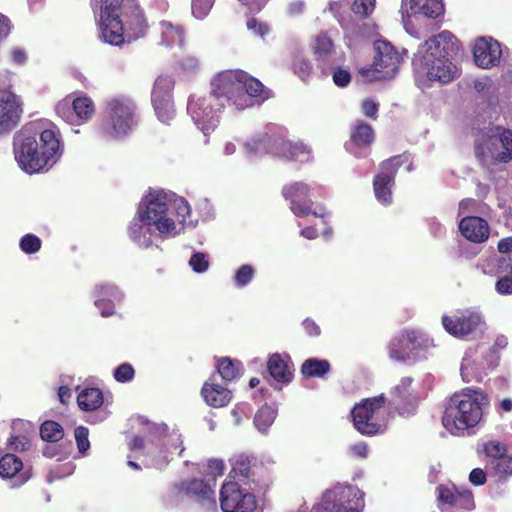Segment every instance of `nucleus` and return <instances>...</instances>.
Segmentation results:
<instances>
[{
	"mask_svg": "<svg viewBox=\"0 0 512 512\" xmlns=\"http://www.w3.org/2000/svg\"><path fill=\"white\" fill-rule=\"evenodd\" d=\"M179 493L192 497L197 501V509L201 512H216L214 491L203 480L193 479L177 486Z\"/></svg>",
	"mask_w": 512,
	"mask_h": 512,
	"instance_id": "obj_20",
	"label": "nucleus"
},
{
	"mask_svg": "<svg viewBox=\"0 0 512 512\" xmlns=\"http://www.w3.org/2000/svg\"><path fill=\"white\" fill-rule=\"evenodd\" d=\"M22 461L14 454L7 453L0 459V476L2 478H12L22 468Z\"/></svg>",
	"mask_w": 512,
	"mask_h": 512,
	"instance_id": "obj_42",
	"label": "nucleus"
},
{
	"mask_svg": "<svg viewBox=\"0 0 512 512\" xmlns=\"http://www.w3.org/2000/svg\"><path fill=\"white\" fill-rule=\"evenodd\" d=\"M125 30L127 42L143 37L148 29L143 11L136 4H133L129 11L125 10Z\"/></svg>",
	"mask_w": 512,
	"mask_h": 512,
	"instance_id": "obj_28",
	"label": "nucleus"
},
{
	"mask_svg": "<svg viewBox=\"0 0 512 512\" xmlns=\"http://www.w3.org/2000/svg\"><path fill=\"white\" fill-rule=\"evenodd\" d=\"M270 376L277 382L287 384L293 377V368L290 357L287 354H272L267 362Z\"/></svg>",
	"mask_w": 512,
	"mask_h": 512,
	"instance_id": "obj_29",
	"label": "nucleus"
},
{
	"mask_svg": "<svg viewBox=\"0 0 512 512\" xmlns=\"http://www.w3.org/2000/svg\"><path fill=\"white\" fill-rule=\"evenodd\" d=\"M20 248L26 254H32L41 248V240L33 234H26L20 240Z\"/></svg>",
	"mask_w": 512,
	"mask_h": 512,
	"instance_id": "obj_50",
	"label": "nucleus"
},
{
	"mask_svg": "<svg viewBox=\"0 0 512 512\" xmlns=\"http://www.w3.org/2000/svg\"><path fill=\"white\" fill-rule=\"evenodd\" d=\"M134 374H135V371H134L133 367L128 363H123V364L119 365L114 370V373H113L115 380L120 383H125V382L131 381L134 378Z\"/></svg>",
	"mask_w": 512,
	"mask_h": 512,
	"instance_id": "obj_55",
	"label": "nucleus"
},
{
	"mask_svg": "<svg viewBox=\"0 0 512 512\" xmlns=\"http://www.w3.org/2000/svg\"><path fill=\"white\" fill-rule=\"evenodd\" d=\"M223 512H261L255 496L235 481H227L220 491Z\"/></svg>",
	"mask_w": 512,
	"mask_h": 512,
	"instance_id": "obj_16",
	"label": "nucleus"
},
{
	"mask_svg": "<svg viewBox=\"0 0 512 512\" xmlns=\"http://www.w3.org/2000/svg\"><path fill=\"white\" fill-rule=\"evenodd\" d=\"M136 125V106L127 97H115L106 104L99 132L105 138L122 139Z\"/></svg>",
	"mask_w": 512,
	"mask_h": 512,
	"instance_id": "obj_6",
	"label": "nucleus"
},
{
	"mask_svg": "<svg viewBox=\"0 0 512 512\" xmlns=\"http://www.w3.org/2000/svg\"><path fill=\"white\" fill-rule=\"evenodd\" d=\"M217 370L225 381H233L240 377L242 365L238 361H232L230 358H222L217 363Z\"/></svg>",
	"mask_w": 512,
	"mask_h": 512,
	"instance_id": "obj_39",
	"label": "nucleus"
},
{
	"mask_svg": "<svg viewBox=\"0 0 512 512\" xmlns=\"http://www.w3.org/2000/svg\"><path fill=\"white\" fill-rule=\"evenodd\" d=\"M495 473L500 477L512 475V457L503 455L492 462Z\"/></svg>",
	"mask_w": 512,
	"mask_h": 512,
	"instance_id": "obj_49",
	"label": "nucleus"
},
{
	"mask_svg": "<svg viewBox=\"0 0 512 512\" xmlns=\"http://www.w3.org/2000/svg\"><path fill=\"white\" fill-rule=\"evenodd\" d=\"M129 448L133 452L151 456L157 467H162L168 463L166 452L159 449L153 441H145L142 437L136 436L129 442Z\"/></svg>",
	"mask_w": 512,
	"mask_h": 512,
	"instance_id": "obj_31",
	"label": "nucleus"
},
{
	"mask_svg": "<svg viewBox=\"0 0 512 512\" xmlns=\"http://www.w3.org/2000/svg\"><path fill=\"white\" fill-rule=\"evenodd\" d=\"M211 91L224 102V107L244 110L261 103L270 97L262 83L243 70H224L214 75L210 81Z\"/></svg>",
	"mask_w": 512,
	"mask_h": 512,
	"instance_id": "obj_4",
	"label": "nucleus"
},
{
	"mask_svg": "<svg viewBox=\"0 0 512 512\" xmlns=\"http://www.w3.org/2000/svg\"><path fill=\"white\" fill-rule=\"evenodd\" d=\"M469 481L473 485L481 486L486 482V474L481 468H475L469 474Z\"/></svg>",
	"mask_w": 512,
	"mask_h": 512,
	"instance_id": "obj_63",
	"label": "nucleus"
},
{
	"mask_svg": "<svg viewBox=\"0 0 512 512\" xmlns=\"http://www.w3.org/2000/svg\"><path fill=\"white\" fill-rule=\"evenodd\" d=\"M214 0H192V14L198 19H204L210 12Z\"/></svg>",
	"mask_w": 512,
	"mask_h": 512,
	"instance_id": "obj_52",
	"label": "nucleus"
},
{
	"mask_svg": "<svg viewBox=\"0 0 512 512\" xmlns=\"http://www.w3.org/2000/svg\"><path fill=\"white\" fill-rule=\"evenodd\" d=\"M305 3L302 0H293L287 6V13L290 16H297L304 12Z\"/></svg>",
	"mask_w": 512,
	"mask_h": 512,
	"instance_id": "obj_64",
	"label": "nucleus"
},
{
	"mask_svg": "<svg viewBox=\"0 0 512 512\" xmlns=\"http://www.w3.org/2000/svg\"><path fill=\"white\" fill-rule=\"evenodd\" d=\"M189 266L196 273L206 272L209 268L207 255L201 252L194 253L189 260Z\"/></svg>",
	"mask_w": 512,
	"mask_h": 512,
	"instance_id": "obj_51",
	"label": "nucleus"
},
{
	"mask_svg": "<svg viewBox=\"0 0 512 512\" xmlns=\"http://www.w3.org/2000/svg\"><path fill=\"white\" fill-rule=\"evenodd\" d=\"M273 146L277 148L275 156L288 160L306 162L311 157L309 147L301 142H291L281 136L274 139Z\"/></svg>",
	"mask_w": 512,
	"mask_h": 512,
	"instance_id": "obj_25",
	"label": "nucleus"
},
{
	"mask_svg": "<svg viewBox=\"0 0 512 512\" xmlns=\"http://www.w3.org/2000/svg\"><path fill=\"white\" fill-rule=\"evenodd\" d=\"M499 364L495 347L485 343L469 347L462 359L461 376L464 382H481Z\"/></svg>",
	"mask_w": 512,
	"mask_h": 512,
	"instance_id": "obj_10",
	"label": "nucleus"
},
{
	"mask_svg": "<svg viewBox=\"0 0 512 512\" xmlns=\"http://www.w3.org/2000/svg\"><path fill=\"white\" fill-rule=\"evenodd\" d=\"M413 379L411 377H403L399 384L396 385L393 389L394 393L398 395L400 398H407L411 395V386H412Z\"/></svg>",
	"mask_w": 512,
	"mask_h": 512,
	"instance_id": "obj_56",
	"label": "nucleus"
},
{
	"mask_svg": "<svg viewBox=\"0 0 512 512\" xmlns=\"http://www.w3.org/2000/svg\"><path fill=\"white\" fill-rule=\"evenodd\" d=\"M378 107H379V104L370 98L363 100L362 104H361L362 113L369 118L376 117L377 112H378Z\"/></svg>",
	"mask_w": 512,
	"mask_h": 512,
	"instance_id": "obj_60",
	"label": "nucleus"
},
{
	"mask_svg": "<svg viewBox=\"0 0 512 512\" xmlns=\"http://www.w3.org/2000/svg\"><path fill=\"white\" fill-rule=\"evenodd\" d=\"M459 229L466 239L475 243L484 242L489 236L488 224L480 217H464L459 223Z\"/></svg>",
	"mask_w": 512,
	"mask_h": 512,
	"instance_id": "obj_30",
	"label": "nucleus"
},
{
	"mask_svg": "<svg viewBox=\"0 0 512 512\" xmlns=\"http://www.w3.org/2000/svg\"><path fill=\"white\" fill-rule=\"evenodd\" d=\"M501 53L499 42L486 37L476 40L473 49L476 65L485 69L495 66L500 60Z\"/></svg>",
	"mask_w": 512,
	"mask_h": 512,
	"instance_id": "obj_23",
	"label": "nucleus"
},
{
	"mask_svg": "<svg viewBox=\"0 0 512 512\" xmlns=\"http://www.w3.org/2000/svg\"><path fill=\"white\" fill-rule=\"evenodd\" d=\"M246 25L249 31H251L256 36H260L261 38H263L269 31V28L265 23L259 22L255 18L248 19Z\"/></svg>",
	"mask_w": 512,
	"mask_h": 512,
	"instance_id": "obj_57",
	"label": "nucleus"
},
{
	"mask_svg": "<svg viewBox=\"0 0 512 512\" xmlns=\"http://www.w3.org/2000/svg\"><path fill=\"white\" fill-rule=\"evenodd\" d=\"M333 81L339 87L347 86L351 81V75L347 70L338 68L333 73Z\"/></svg>",
	"mask_w": 512,
	"mask_h": 512,
	"instance_id": "obj_61",
	"label": "nucleus"
},
{
	"mask_svg": "<svg viewBox=\"0 0 512 512\" xmlns=\"http://www.w3.org/2000/svg\"><path fill=\"white\" fill-rule=\"evenodd\" d=\"M40 435L44 441L58 442L64 436L62 426L55 421H45L40 427Z\"/></svg>",
	"mask_w": 512,
	"mask_h": 512,
	"instance_id": "obj_44",
	"label": "nucleus"
},
{
	"mask_svg": "<svg viewBox=\"0 0 512 512\" xmlns=\"http://www.w3.org/2000/svg\"><path fill=\"white\" fill-rule=\"evenodd\" d=\"M442 325L447 333L460 339L483 333L486 329L482 314L474 310L464 311L461 315H443Z\"/></svg>",
	"mask_w": 512,
	"mask_h": 512,
	"instance_id": "obj_17",
	"label": "nucleus"
},
{
	"mask_svg": "<svg viewBox=\"0 0 512 512\" xmlns=\"http://www.w3.org/2000/svg\"><path fill=\"white\" fill-rule=\"evenodd\" d=\"M277 415V408L272 405L262 406L254 417V424L261 433H267L269 427L273 424Z\"/></svg>",
	"mask_w": 512,
	"mask_h": 512,
	"instance_id": "obj_38",
	"label": "nucleus"
},
{
	"mask_svg": "<svg viewBox=\"0 0 512 512\" xmlns=\"http://www.w3.org/2000/svg\"><path fill=\"white\" fill-rule=\"evenodd\" d=\"M374 52L373 63L359 69L361 78L374 82L395 77L402 60L396 48L390 42L378 39L374 42Z\"/></svg>",
	"mask_w": 512,
	"mask_h": 512,
	"instance_id": "obj_9",
	"label": "nucleus"
},
{
	"mask_svg": "<svg viewBox=\"0 0 512 512\" xmlns=\"http://www.w3.org/2000/svg\"><path fill=\"white\" fill-rule=\"evenodd\" d=\"M401 163L400 157L397 156L382 162L380 172L374 178L373 189L375 197L384 205H389L392 202L394 178Z\"/></svg>",
	"mask_w": 512,
	"mask_h": 512,
	"instance_id": "obj_19",
	"label": "nucleus"
},
{
	"mask_svg": "<svg viewBox=\"0 0 512 512\" xmlns=\"http://www.w3.org/2000/svg\"><path fill=\"white\" fill-rule=\"evenodd\" d=\"M376 8V0H354L352 11L359 18L369 17Z\"/></svg>",
	"mask_w": 512,
	"mask_h": 512,
	"instance_id": "obj_47",
	"label": "nucleus"
},
{
	"mask_svg": "<svg viewBox=\"0 0 512 512\" xmlns=\"http://www.w3.org/2000/svg\"><path fill=\"white\" fill-rule=\"evenodd\" d=\"M250 472V461L245 456H238L232 460L231 474L234 478H248Z\"/></svg>",
	"mask_w": 512,
	"mask_h": 512,
	"instance_id": "obj_48",
	"label": "nucleus"
},
{
	"mask_svg": "<svg viewBox=\"0 0 512 512\" xmlns=\"http://www.w3.org/2000/svg\"><path fill=\"white\" fill-rule=\"evenodd\" d=\"M438 500L443 505L472 510L475 506L472 492L454 484L440 485L437 488Z\"/></svg>",
	"mask_w": 512,
	"mask_h": 512,
	"instance_id": "obj_21",
	"label": "nucleus"
},
{
	"mask_svg": "<svg viewBox=\"0 0 512 512\" xmlns=\"http://www.w3.org/2000/svg\"><path fill=\"white\" fill-rule=\"evenodd\" d=\"M8 446L10 449L15 451H24L29 448L30 440L25 435L11 437L8 440Z\"/></svg>",
	"mask_w": 512,
	"mask_h": 512,
	"instance_id": "obj_58",
	"label": "nucleus"
},
{
	"mask_svg": "<svg viewBox=\"0 0 512 512\" xmlns=\"http://www.w3.org/2000/svg\"><path fill=\"white\" fill-rule=\"evenodd\" d=\"M77 403L84 411L95 410L103 404V394L98 388H86L78 394Z\"/></svg>",
	"mask_w": 512,
	"mask_h": 512,
	"instance_id": "obj_36",
	"label": "nucleus"
},
{
	"mask_svg": "<svg viewBox=\"0 0 512 512\" xmlns=\"http://www.w3.org/2000/svg\"><path fill=\"white\" fill-rule=\"evenodd\" d=\"M330 370V364L326 360L310 358L304 361L301 372L306 377H322Z\"/></svg>",
	"mask_w": 512,
	"mask_h": 512,
	"instance_id": "obj_40",
	"label": "nucleus"
},
{
	"mask_svg": "<svg viewBox=\"0 0 512 512\" xmlns=\"http://www.w3.org/2000/svg\"><path fill=\"white\" fill-rule=\"evenodd\" d=\"M374 140V132L370 125L365 123H358L351 134V141L347 144V150L355 156L358 153L354 150V146H368Z\"/></svg>",
	"mask_w": 512,
	"mask_h": 512,
	"instance_id": "obj_34",
	"label": "nucleus"
},
{
	"mask_svg": "<svg viewBox=\"0 0 512 512\" xmlns=\"http://www.w3.org/2000/svg\"><path fill=\"white\" fill-rule=\"evenodd\" d=\"M13 151L19 168L27 174L48 171L61 158V133L53 123L25 126L14 135Z\"/></svg>",
	"mask_w": 512,
	"mask_h": 512,
	"instance_id": "obj_2",
	"label": "nucleus"
},
{
	"mask_svg": "<svg viewBox=\"0 0 512 512\" xmlns=\"http://www.w3.org/2000/svg\"><path fill=\"white\" fill-rule=\"evenodd\" d=\"M455 47L456 38L449 31L440 32L418 47L413 58L418 86L424 88L436 82L446 84L458 76V68L448 58Z\"/></svg>",
	"mask_w": 512,
	"mask_h": 512,
	"instance_id": "obj_3",
	"label": "nucleus"
},
{
	"mask_svg": "<svg viewBox=\"0 0 512 512\" xmlns=\"http://www.w3.org/2000/svg\"><path fill=\"white\" fill-rule=\"evenodd\" d=\"M383 395L367 398L356 404L351 416L355 429L364 435H373L384 431L387 424V411Z\"/></svg>",
	"mask_w": 512,
	"mask_h": 512,
	"instance_id": "obj_11",
	"label": "nucleus"
},
{
	"mask_svg": "<svg viewBox=\"0 0 512 512\" xmlns=\"http://www.w3.org/2000/svg\"><path fill=\"white\" fill-rule=\"evenodd\" d=\"M314 187L305 182H293L287 184L282 189V195L289 201L290 210L298 217H304L310 213L314 216L324 218L327 212L324 208L312 210Z\"/></svg>",
	"mask_w": 512,
	"mask_h": 512,
	"instance_id": "obj_15",
	"label": "nucleus"
},
{
	"mask_svg": "<svg viewBox=\"0 0 512 512\" xmlns=\"http://www.w3.org/2000/svg\"><path fill=\"white\" fill-rule=\"evenodd\" d=\"M483 452L490 458L497 460L503 456L506 452L505 446L499 441H487L483 444Z\"/></svg>",
	"mask_w": 512,
	"mask_h": 512,
	"instance_id": "obj_53",
	"label": "nucleus"
},
{
	"mask_svg": "<svg viewBox=\"0 0 512 512\" xmlns=\"http://www.w3.org/2000/svg\"><path fill=\"white\" fill-rule=\"evenodd\" d=\"M100 37L105 43L119 46L127 41L124 23L120 18L97 20Z\"/></svg>",
	"mask_w": 512,
	"mask_h": 512,
	"instance_id": "obj_27",
	"label": "nucleus"
},
{
	"mask_svg": "<svg viewBox=\"0 0 512 512\" xmlns=\"http://www.w3.org/2000/svg\"><path fill=\"white\" fill-rule=\"evenodd\" d=\"M89 431L84 426H78L75 428L74 436L77 443L78 451L84 454L90 448V442L88 439Z\"/></svg>",
	"mask_w": 512,
	"mask_h": 512,
	"instance_id": "obj_54",
	"label": "nucleus"
},
{
	"mask_svg": "<svg viewBox=\"0 0 512 512\" xmlns=\"http://www.w3.org/2000/svg\"><path fill=\"white\" fill-rule=\"evenodd\" d=\"M363 494L355 486L337 484L327 489L311 512H359Z\"/></svg>",
	"mask_w": 512,
	"mask_h": 512,
	"instance_id": "obj_12",
	"label": "nucleus"
},
{
	"mask_svg": "<svg viewBox=\"0 0 512 512\" xmlns=\"http://www.w3.org/2000/svg\"><path fill=\"white\" fill-rule=\"evenodd\" d=\"M190 212L188 202L175 193L150 191L142 199L128 226L129 238L144 249L151 247L157 238H173L184 230Z\"/></svg>",
	"mask_w": 512,
	"mask_h": 512,
	"instance_id": "obj_1",
	"label": "nucleus"
},
{
	"mask_svg": "<svg viewBox=\"0 0 512 512\" xmlns=\"http://www.w3.org/2000/svg\"><path fill=\"white\" fill-rule=\"evenodd\" d=\"M349 454L356 458L365 459L368 456V447L365 442H358L349 447Z\"/></svg>",
	"mask_w": 512,
	"mask_h": 512,
	"instance_id": "obj_62",
	"label": "nucleus"
},
{
	"mask_svg": "<svg viewBox=\"0 0 512 512\" xmlns=\"http://www.w3.org/2000/svg\"><path fill=\"white\" fill-rule=\"evenodd\" d=\"M174 82L169 76H159L152 90V104L157 118L163 123H169L174 117V105L171 91Z\"/></svg>",
	"mask_w": 512,
	"mask_h": 512,
	"instance_id": "obj_18",
	"label": "nucleus"
},
{
	"mask_svg": "<svg viewBox=\"0 0 512 512\" xmlns=\"http://www.w3.org/2000/svg\"><path fill=\"white\" fill-rule=\"evenodd\" d=\"M123 0H100L99 12H96L97 20L120 18Z\"/></svg>",
	"mask_w": 512,
	"mask_h": 512,
	"instance_id": "obj_43",
	"label": "nucleus"
},
{
	"mask_svg": "<svg viewBox=\"0 0 512 512\" xmlns=\"http://www.w3.org/2000/svg\"><path fill=\"white\" fill-rule=\"evenodd\" d=\"M255 269L252 265L244 264L240 266L234 273L233 281L237 288L246 287L254 278Z\"/></svg>",
	"mask_w": 512,
	"mask_h": 512,
	"instance_id": "obj_45",
	"label": "nucleus"
},
{
	"mask_svg": "<svg viewBox=\"0 0 512 512\" xmlns=\"http://www.w3.org/2000/svg\"><path fill=\"white\" fill-rule=\"evenodd\" d=\"M20 113L21 107L17 96L10 91H0V135L17 123Z\"/></svg>",
	"mask_w": 512,
	"mask_h": 512,
	"instance_id": "obj_24",
	"label": "nucleus"
},
{
	"mask_svg": "<svg viewBox=\"0 0 512 512\" xmlns=\"http://www.w3.org/2000/svg\"><path fill=\"white\" fill-rule=\"evenodd\" d=\"M224 108V102H219L212 92L192 94L187 104L188 114L204 134L218 126L220 114Z\"/></svg>",
	"mask_w": 512,
	"mask_h": 512,
	"instance_id": "obj_13",
	"label": "nucleus"
},
{
	"mask_svg": "<svg viewBox=\"0 0 512 512\" xmlns=\"http://www.w3.org/2000/svg\"><path fill=\"white\" fill-rule=\"evenodd\" d=\"M292 69L300 79L306 80L311 75L313 67L305 56L296 54L293 57Z\"/></svg>",
	"mask_w": 512,
	"mask_h": 512,
	"instance_id": "obj_46",
	"label": "nucleus"
},
{
	"mask_svg": "<svg viewBox=\"0 0 512 512\" xmlns=\"http://www.w3.org/2000/svg\"><path fill=\"white\" fill-rule=\"evenodd\" d=\"M162 44L172 47L175 45L182 46L184 41V31L179 25H174L169 21L160 23Z\"/></svg>",
	"mask_w": 512,
	"mask_h": 512,
	"instance_id": "obj_35",
	"label": "nucleus"
},
{
	"mask_svg": "<svg viewBox=\"0 0 512 512\" xmlns=\"http://www.w3.org/2000/svg\"><path fill=\"white\" fill-rule=\"evenodd\" d=\"M312 50L317 60L325 61L334 51L333 41L326 32H320L312 43Z\"/></svg>",
	"mask_w": 512,
	"mask_h": 512,
	"instance_id": "obj_37",
	"label": "nucleus"
},
{
	"mask_svg": "<svg viewBox=\"0 0 512 512\" xmlns=\"http://www.w3.org/2000/svg\"><path fill=\"white\" fill-rule=\"evenodd\" d=\"M475 156L485 167L512 161V131L501 126L488 129L475 142Z\"/></svg>",
	"mask_w": 512,
	"mask_h": 512,
	"instance_id": "obj_8",
	"label": "nucleus"
},
{
	"mask_svg": "<svg viewBox=\"0 0 512 512\" xmlns=\"http://www.w3.org/2000/svg\"><path fill=\"white\" fill-rule=\"evenodd\" d=\"M201 394L208 405L216 408L226 406L232 398L230 390L213 382H206Z\"/></svg>",
	"mask_w": 512,
	"mask_h": 512,
	"instance_id": "obj_32",
	"label": "nucleus"
},
{
	"mask_svg": "<svg viewBox=\"0 0 512 512\" xmlns=\"http://www.w3.org/2000/svg\"><path fill=\"white\" fill-rule=\"evenodd\" d=\"M434 339L420 330L405 329L396 334L387 345L392 361L415 363L426 358V353L435 348Z\"/></svg>",
	"mask_w": 512,
	"mask_h": 512,
	"instance_id": "obj_7",
	"label": "nucleus"
},
{
	"mask_svg": "<svg viewBox=\"0 0 512 512\" xmlns=\"http://www.w3.org/2000/svg\"><path fill=\"white\" fill-rule=\"evenodd\" d=\"M442 0H402L401 13L406 22L412 16L423 15L427 18H437L443 14Z\"/></svg>",
	"mask_w": 512,
	"mask_h": 512,
	"instance_id": "obj_22",
	"label": "nucleus"
},
{
	"mask_svg": "<svg viewBox=\"0 0 512 512\" xmlns=\"http://www.w3.org/2000/svg\"><path fill=\"white\" fill-rule=\"evenodd\" d=\"M277 137L278 136H269L267 134L255 136L244 144V151L250 158L265 154L275 156L277 148L273 146V142Z\"/></svg>",
	"mask_w": 512,
	"mask_h": 512,
	"instance_id": "obj_33",
	"label": "nucleus"
},
{
	"mask_svg": "<svg viewBox=\"0 0 512 512\" xmlns=\"http://www.w3.org/2000/svg\"><path fill=\"white\" fill-rule=\"evenodd\" d=\"M498 250L502 255L496 261L499 272H509L512 274V255L508 254L512 251V237L501 239L498 242Z\"/></svg>",
	"mask_w": 512,
	"mask_h": 512,
	"instance_id": "obj_41",
	"label": "nucleus"
},
{
	"mask_svg": "<svg viewBox=\"0 0 512 512\" xmlns=\"http://www.w3.org/2000/svg\"><path fill=\"white\" fill-rule=\"evenodd\" d=\"M95 306L100 310L103 317H108L114 313L115 303L123 299L122 292L118 287L105 284L97 286L95 289Z\"/></svg>",
	"mask_w": 512,
	"mask_h": 512,
	"instance_id": "obj_26",
	"label": "nucleus"
},
{
	"mask_svg": "<svg viewBox=\"0 0 512 512\" xmlns=\"http://www.w3.org/2000/svg\"><path fill=\"white\" fill-rule=\"evenodd\" d=\"M59 118L71 126H80L89 122L95 115L94 101L84 93L69 95L55 106Z\"/></svg>",
	"mask_w": 512,
	"mask_h": 512,
	"instance_id": "obj_14",
	"label": "nucleus"
},
{
	"mask_svg": "<svg viewBox=\"0 0 512 512\" xmlns=\"http://www.w3.org/2000/svg\"><path fill=\"white\" fill-rule=\"evenodd\" d=\"M496 291L501 295L512 294V276H503L495 284Z\"/></svg>",
	"mask_w": 512,
	"mask_h": 512,
	"instance_id": "obj_59",
	"label": "nucleus"
},
{
	"mask_svg": "<svg viewBox=\"0 0 512 512\" xmlns=\"http://www.w3.org/2000/svg\"><path fill=\"white\" fill-rule=\"evenodd\" d=\"M488 405L489 399L481 390L468 388L454 394L446 404L442 416L443 426L452 435H463L481 421Z\"/></svg>",
	"mask_w": 512,
	"mask_h": 512,
	"instance_id": "obj_5",
	"label": "nucleus"
}]
</instances>
